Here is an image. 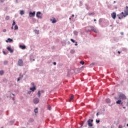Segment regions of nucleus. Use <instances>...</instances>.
Instances as JSON below:
<instances>
[{
	"mask_svg": "<svg viewBox=\"0 0 128 128\" xmlns=\"http://www.w3.org/2000/svg\"><path fill=\"white\" fill-rule=\"evenodd\" d=\"M30 90H32V92H34L36 90V86H33L32 88H30Z\"/></svg>",
	"mask_w": 128,
	"mask_h": 128,
	"instance_id": "nucleus-13",
	"label": "nucleus"
},
{
	"mask_svg": "<svg viewBox=\"0 0 128 128\" xmlns=\"http://www.w3.org/2000/svg\"><path fill=\"white\" fill-rule=\"evenodd\" d=\"M22 78H24V76L22 75L18 78L17 82H20Z\"/></svg>",
	"mask_w": 128,
	"mask_h": 128,
	"instance_id": "nucleus-19",
	"label": "nucleus"
},
{
	"mask_svg": "<svg viewBox=\"0 0 128 128\" xmlns=\"http://www.w3.org/2000/svg\"><path fill=\"white\" fill-rule=\"evenodd\" d=\"M96 14L94 13V12H92L91 13L90 12H88V16H94V14Z\"/></svg>",
	"mask_w": 128,
	"mask_h": 128,
	"instance_id": "nucleus-17",
	"label": "nucleus"
},
{
	"mask_svg": "<svg viewBox=\"0 0 128 128\" xmlns=\"http://www.w3.org/2000/svg\"><path fill=\"white\" fill-rule=\"evenodd\" d=\"M74 14H72V17L74 18Z\"/></svg>",
	"mask_w": 128,
	"mask_h": 128,
	"instance_id": "nucleus-61",
	"label": "nucleus"
},
{
	"mask_svg": "<svg viewBox=\"0 0 128 128\" xmlns=\"http://www.w3.org/2000/svg\"><path fill=\"white\" fill-rule=\"evenodd\" d=\"M38 98H40V91H38Z\"/></svg>",
	"mask_w": 128,
	"mask_h": 128,
	"instance_id": "nucleus-35",
	"label": "nucleus"
},
{
	"mask_svg": "<svg viewBox=\"0 0 128 128\" xmlns=\"http://www.w3.org/2000/svg\"><path fill=\"white\" fill-rule=\"evenodd\" d=\"M31 84H32V86H34V82H32Z\"/></svg>",
	"mask_w": 128,
	"mask_h": 128,
	"instance_id": "nucleus-48",
	"label": "nucleus"
},
{
	"mask_svg": "<svg viewBox=\"0 0 128 128\" xmlns=\"http://www.w3.org/2000/svg\"><path fill=\"white\" fill-rule=\"evenodd\" d=\"M6 42H14V40L10 38H8L6 40Z\"/></svg>",
	"mask_w": 128,
	"mask_h": 128,
	"instance_id": "nucleus-14",
	"label": "nucleus"
},
{
	"mask_svg": "<svg viewBox=\"0 0 128 128\" xmlns=\"http://www.w3.org/2000/svg\"><path fill=\"white\" fill-rule=\"evenodd\" d=\"M116 24H120L118 22H116Z\"/></svg>",
	"mask_w": 128,
	"mask_h": 128,
	"instance_id": "nucleus-63",
	"label": "nucleus"
},
{
	"mask_svg": "<svg viewBox=\"0 0 128 128\" xmlns=\"http://www.w3.org/2000/svg\"><path fill=\"white\" fill-rule=\"evenodd\" d=\"M36 16V11L29 12V18H32Z\"/></svg>",
	"mask_w": 128,
	"mask_h": 128,
	"instance_id": "nucleus-4",
	"label": "nucleus"
},
{
	"mask_svg": "<svg viewBox=\"0 0 128 128\" xmlns=\"http://www.w3.org/2000/svg\"><path fill=\"white\" fill-rule=\"evenodd\" d=\"M14 124V120H11L10 122V126H12V124Z\"/></svg>",
	"mask_w": 128,
	"mask_h": 128,
	"instance_id": "nucleus-27",
	"label": "nucleus"
},
{
	"mask_svg": "<svg viewBox=\"0 0 128 128\" xmlns=\"http://www.w3.org/2000/svg\"><path fill=\"white\" fill-rule=\"evenodd\" d=\"M6 50H8V52H10L11 54H12V52H14V50H12L10 47H7Z\"/></svg>",
	"mask_w": 128,
	"mask_h": 128,
	"instance_id": "nucleus-9",
	"label": "nucleus"
},
{
	"mask_svg": "<svg viewBox=\"0 0 128 128\" xmlns=\"http://www.w3.org/2000/svg\"><path fill=\"white\" fill-rule=\"evenodd\" d=\"M80 64H82V66H84V62L81 60L80 62Z\"/></svg>",
	"mask_w": 128,
	"mask_h": 128,
	"instance_id": "nucleus-36",
	"label": "nucleus"
},
{
	"mask_svg": "<svg viewBox=\"0 0 128 128\" xmlns=\"http://www.w3.org/2000/svg\"><path fill=\"white\" fill-rule=\"evenodd\" d=\"M127 106H128V102H127Z\"/></svg>",
	"mask_w": 128,
	"mask_h": 128,
	"instance_id": "nucleus-64",
	"label": "nucleus"
},
{
	"mask_svg": "<svg viewBox=\"0 0 128 128\" xmlns=\"http://www.w3.org/2000/svg\"><path fill=\"white\" fill-rule=\"evenodd\" d=\"M28 94H32V91H28Z\"/></svg>",
	"mask_w": 128,
	"mask_h": 128,
	"instance_id": "nucleus-45",
	"label": "nucleus"
},
{
	"mask_svg": "<svg viewBox=\"0 0 128 128\" xmlns=\"http://www.w3.org/2000/svg\"><path fill=\"white\" fill-rule=\"evenodd\" d=\"M3 32H6V29L3 30Z\"/></svg>",
	"mask_w": 128,
	"mask_h": 128,
	"instance_id": "nucleus-55",
	"label": "nucleus"
},
{
	"mask_svg": "<svg viewBox=\"0 0 128 128\" xmlns=\"http://www.w3.org/2000/svg\"><path fill=\"white\" fill-rule=\"evenodd\" d=\"M34 32L36 34H40V31L38 30H34Z\"/></svg>",
	"mask_w": 128,
	"mask_h": 128,
	"instance_id": "nucleus-26",
	"label": "nucleus"
},
{
	"mask_svg": "<svg viewBox=\"0 0 128 128\" xmlns=\"http://www.w3.org/2000/svg\"><path fill=\"white\" fill-rule=\"evenodd\" d=\"M4 70H0V76H2V74H4Z\"/></svg>",
	"mask_w": 128,
	"mask_h": 128,
	"instance_id": "nucleus-32",
	"label": "nucleus"
},
{
	"mask_svg": "<svg viewBox=\"0 0 128 128\" xmlns=\"http://www.w3.org/2000/svg\"><path fill=\"white\" fill-rule=\"evenodd\" d=\"M86 8L88 10H90V5H88V4H85Z\"/></svg>",
	"mask_w": 128,
	"mask_h": 128,
	"instance_id": "nucleus-16",
	"label": "nucleus"
},
{
	"mask_svg": "<svg viewBox=\"0 0 128 128\" xmlns=\"http://www.w3.org/2000/svg\"><path fill=\"white\" fill-rule=\"evenodd\" d=\"M6 20H10V16H6Z\"/></svg>",
	"mask_w": 128,
	"mask_h": 128,
	"instance_id": "nucleus-34",
	"label": "nucleus"
},
{
	"mask_svg": "<svg viewBox=\"0 0 128 128\" xmlns=\"http://www.w3.org/2000/svg\"><path fill=\"white\" fill-rule=\"evenodd\" d=\"M92 31L94 32L95 34H98V30L96 28H94Z\"/></svg>",
	"mask_w": 128,
	"mask_h": 128,
	"instance_id": "nucleus-20",
	"label": "nucleus"
},
{
	"mask_svg": "<svg viewBox=\"0 0 128 128\" xmlns=\"http://www.w3.org/2000/svg\"><path fill=\"white\" fill-rule=\"evenodd\" d=\"M68 44H70V42L68 41Z\"/></svg>",
	"mask_w": 128,
	"mask_h": 128,
	"instance_id": "nucleus-57",
	"label": "nucleus"
},
{
	"mask_svg": "<svg viewBox=\"0 0 128 128\" xmlns=\"http://www.w3.org/2000/svg\"><path fill=\"white\" fill-rule=\"evenodd\" d=\"M114 124H120V120H118L116 122H114Z\"/></svg>",
	"mask_w": 128,
	"mask_h": 128,
	"instance_id": "nucleus-42",
	"label": "nucleus"
},
{
	"mask_svg": "<svg viewBox=\"0 0 128 128\" xmlns=\"http://www.w3.org/2000/svg\"><path fill=\"white\" fill-rule=\"evenodd\" d=\"M40 14H42V12H38L36 14V16L38 18H42V17L40 16Z\"/></svg>",
	"mask_w": 128,
	"mask_h": 128,
	"instance_id": "nucleus-7",
	"label": "nucleus"
},
{
	"mask_svg": "<svg viewBox=\"0 0 128 128\" xmlns=\"http://www.w3.org/2000/svg\"><path fill=\"white\" fill-rule=\"evenodd\" d=\"M70 54H74V52H76V51L74 50H70Z\"/></svg>",
	"mask_w": 128,
	"mask_h": 128,
	"instance_id": "nucleus-31",
	"label": "nucleus"
},
{
	"mask_svg": "<svg viewBox=\"0 0 128 128\" xmlns=\"http://www.w3.org/2000/svg\"><path fill=\"white\" fill-rule=\"evenodd\" d=\"M18 66H24V62L22 61V60L21 59L18 60Z\"/></svg>",
	"mask_w": 128,
	"mask_h": 128,
	"instance_id": "nucleus-3",
	"label": "nucleus"
},
{
	"mask_svg": "<svg viewBox=\"0 0 128 128\" xmlns=\"http://www.w3.org/2000/svg\"><path fill=\"white\" fill-rule=\"evenodd\" d=\"M15 24H16V22H14V20L12 24V26H15Z\"/></svg>",
	"mask_w": 128,
	"mask_h": 128,
	"instance_id": "nucleus-39",
	"label": "nucleus"
},
{
	"mask_svg": "<svg viewBox=\"0 0 128 128\" xmlns=\"http://www.w3.org/2000/svg\"><path fill=\"white\" fill-rule=\"evenodd\" d=\"M84 126L85 127V128H86V126H88V124H86L85 126Z\"/></svg>",
	"mask_w": 128,
	"mask_h": 128,
	"instance_id": "nucleus-59",
	"label": "nucleus"
},
{
	"mask_svg": "<svg viewBox=\"0 0 128 128\" xmlns=\"http://www.w3.org/2000/svg\"><path fill=\"white\" fill-rule=\"evenodd\" d=\"M34 118H30V122H34Z\"/></svg>",
	"mask_w": 128,
	"mask_h": 128,
	"instance_id": "nucleus-33",
	"label": "nucleus"
},
{
	"mask_svg": "<svg viewBox=\"0 0 128 128\" xmlns=\"http://www.w3.org/2000/svg\"><path fill=\"white\" fill-rule=\"evenodd\" d=\"M75 46H78V42H75Z\"/></svg>",
	"mask_w": 128,
	"mask_h": 128,
	"instance_id": "nucleus-58",
	"label": "nucleus"
},
{
	"mask_svg": "<svg viewBox=\"0 0 128 128\" xmlns=\"http://www.w3.org/2000/svg\"><path fill=\"white\" fill-rule=\"evenodd\" d=\"M126 16H128V6H126V10L124 11V18H126Z\"/></svg>",
	"mask_w": 128,
	"mask_h": 128,
	"instance_id": "nucleus-8",
	"label": "nucleus"
},
{
	"mask_svg": "<svg viewBox=\"0 0 128 128\" xmlns=\"http://www.w3.org/2000/svg\"><path fill=\"white\" fill-rule=\"evenodd\" d=\"M96 124H100V120H98V119H96Z\"/></svg>",
	"mask_w": 128,
	"mask_h": 128,
	"instance_id": "nucleus-37",
	"label": "nucleus"
},
{
	"mask_svg": "<svg viewBox=\"0 0 128 128\" xmlns=\"http://www.w3.org/2000/svg\"><path fill=\"white\" fill-rule=\"evenodd\" d=\"M88 28L90 29V30L91 32H92V30H94V26H88Z\"/></svg>",
	"mask_w": 128,
	"mask_h": 128,
	"instance_id": "nucleus-22",
	"label": "nucleus"
},
{
	"mask_svg": "<svg viewBox=\"0 0 128 128\" xmlns=\"http://www.w3.org/2000/svg\"><path fill=\"white\" fill-rule=\"evenodd\" d=\"M2 52L5 56H6V54H8V53H6V52L5 51H2Z\"/></svg>",
	"mask_w": 128,
	"mask_h": 128,
	"instance_id": "nucleus-40",
	"label": "nucleus"
},
{
	"mask_svg": "<svg viewBox=\"0 0 128 128\" xmlns=\"http://www.w3.org/2000/svg\"><path fill=\"white\" fill-rule=\"evenodd\" d=\"M33 102L35 104H38V102H40V98H34L33 100Z\"/></svg>",
	"mask_w": 128,
	"mask_h": 128,
	"instance_id": "nucleus-5",
	"label": "nucleus"
},
{
	"mask_svg": "<svg viewBox=\"0 0 128 128\" xmlns=\"http://www.w3.org/2000/svg\"><path fill=\"white\" fill-rule=\"evenodd\" d=\"M118 20H122V18H120V16H118Z\"/></svg>",
	"mask_w": 128,
	"mask_h": 128,
	"instance_id": "nucleus-49",
	"label": "nucleus"
},
{
	"mask_svg": "<svg viewBox=\"0 0 128 128\" xmlns=\"http://www.w3.org/2000/svg\"><path fill=\"white\" fill-rule=\"evenodd\" d=\"M102 20H103L102 18H100V19H99V20H98L99 24H102Z\"/></svg>",
	"mask_w": 128,
	"mask_h": 128,
	"instance_id": "nucleus-28",
	"label": "nucleus"
},
{
	"mask_svg": "<svg viewBox=\"0 0 128 128\" xmlns=\"http://www.w3.org/2000/svg\"><path fill=\"white\" fill-rule=\"evenodd\" d=\"M116 104H122L124 102L120 100H118L116 102Z\"/></svg>",
	"mask_w": 128,
	"mask_h": 128,
	"instance_id": "nucleus-11",
	"label": "nucleus"
},
{
	"mask_svg": "<svg viewBox=\"0 0 128 128\" xmlns=\"http://www.w3.org/2000/svg\"><path fill=\"white\" fill-rule=\"evenodd\" d=\"M53 64H54V66H56V62H53Z\"/></svg>",
	"mask_w": 128,
	"mask_h": 128,
	"instance_id": "nucleus-46",
	"label": "nucleus"
},
{
	"mask_svg": "<svg viewBox=\"0 0 128 128\" xmlns=\"http://www.w3.org/2000/svg\"><path fill=\"white\" fill-rule=\"evenodd\" d=\"M19 46L20 48H22V50H26V45L20 44Z\"/></svg>",
	"mask_w": 128,
	"mask_h": 128,
	"instance_id": "nucleus-10",
	"label": "nucleus"
},
{
	"mask_svg": "<svg viewBox=\"0 0 128 128\" xmlns=\"http://www.w3.org/2000/svg\"><path fill=\"white\" fill-rule=\"evenodd\" d=\"M94 22H96V20L94 19Z\"/></svg>",
	"mask_w": 128,
	"mask_h": 128,
	"instance_id": "nucleus-62",
	"label": "nucleus"
},
{
	"mask_svg": "<svg viewBox=\"0 0 128 128\" xmlns=\"http://www.w3.org/2000/svg\"><path fill=\"white\" fill-rule=\"evenodd\" d=\"M91 31H90V28H89V29H88V30H87V32H90Z\"/></svg>",
	"mask_w": 128,
	"mask_h": 128,
	"instance_id": "nucleus-44",
	"label": "nucleus"
},
{
	"mask_svg": "<svg viewBox=\"0 0 128 128\" xmlns=\"http://www.w3.org/2000/svg\"><path fill=\"white\" fill-rule=\"evenodd\" d=\"M34 112H35V114H38V108H36L34 110Z\"/></svg>",
	"mask_w": 128,
	"mask_h": 128,
	"instance_id": "nucleus-29",
	"label": "nucleus"
},
{
	"mask_svg": "<svg viewBox=\"0 0 128 128\" xmlns=\"http://www.w3.org/2000/svg\"><path fill=\"white\" fill-rule=\"evenodd\" d=\"M124 12H122L120 14H117V16H121L122 18H124Z\"/></svg>",
	"mask_w": 128,
	"mask_h": 128,
	"instance_id": "nucleus-18",
	"label": "nucleus"
},
{
	"mask_svg": "<svg viewBox=\"0 0 128 128\" xmlns=\"http://www.w3.org/2000/svg\"><path fill=\"white\" fill-rule=\"evenodd\" d=\"M24 10H21L20 11V14L21 16H24Z\"/></svg>",
	"mask_w": 128,
	"mask_h": 128,
	"instance_id": "nucleus-23",
	"label": "nucleus"
},
{
	"mask_svg": "<svg viewBox=\"0 0 128 128\" xmlns=\"http://www.w3.org/2000/svg\"><path fill=\"white\" fill-rule=\"evenodd\" d=\"M78 32L76 30L74 31V36H78Z\"/></svg>",
	"mask_w": 128,
	"mask_h": 128,
	"instance_id": "nucleus-25",
	"label": "nucleus"
},
{
	"mask_svg": "<svg viewBox=\"0 0 128 128\" xmlns=\"http://www.w3.org/2000/svg\"><path fill=\"white\" fill-rule=\"evenodd\" d=\"M120 34L121 36H124V32H121Z\"/></svg>",
	"mask_w": 128,
	"mask_h": 128,
	"instance_id": "nucleus-54",
	"label": "nucleus"
},
{
	"mask_svg": "<svg viewBox=\"0 0 128 128\" xmlns=\"http://www.w3.org/2000/svg\"><path fill=\"white\" fill-rule=\"evenodd\" d=\"M80 124V126L82 127V126H84V122H82V123H81V124Z\"/></svg>",
	"mask_w": 128,
	"mask_h": 128,
	"instance_id": "nucleus-47",
	"label": "nucleus"
},
{
	"mask_svg": "<svg viewBox=\"0 0 128 128\" xmlns=\"http://www.w3.org/2000/svg\"><path fill=\"white\" fill-rule=\"evenodd\" d=\"M71 42H73L74 44V42H76V40H74V39L71 38L70 39Z\"/></svg>",
	"mask_w": 128,
	"mask_h": 128,
	"instance_id": "nucleus-38",
	"label": "nucleus"
},
{
	"mask_svg": "<svg viewBox=\"0 0 128 128\" xmlns=\"http://www.w3.org/2000/svg\"><path fill=\"white\" fill-rule=\"evenodd\" d=\"M120 52H122V51H118V53L120 54Z\"/></svg>",
	"mask_w": 128,
	"mask_h": 128,
	"instance_id": "nucleus-52",
	"label": "nucleus"
},
{
	"mask_svg": "<svg viewBox=\"0 0 128 128\" xmlns=\"http://www.w3.org/2000/svg\"><path fill=\"white\" fill-rule=\"evenodd\" d=\"M119 98L120 100H126V96L124 94L121 93L119 95Z\"/></svg>",
	"mask_w": 128,
	"mask_h": 128,
	"instance_id": "nucleus-2",
	"label": "nucleus"
},
{
	"mask_svg": "<svg viewBox=\"0 0 128 128\" xmlns=\"http://www.w3.org/2000/svg\"><path fill=\"white\" fill-rule=\"evenodd\" d=\"M92 122H94V120L92 119H89L87 121V123L89 128H94V127H92L94 126V124H92Z\"/></svg>",
	"mask_w": 128,
	"mask_h": 128,
	"instance_id": "nucleus-1",
	"label": "nucleus"
},
{
	"mask_svg": "<svg viewBox=\"0 0 128 128\" xmlns=\"http://www.w3.org/2000/svg\"><path fill=\"white\" fill-rule=\"evenodd\" d=\"M8 64V60H4V66H6Z\"/></svg>",
	"mask_w": 128,
	"mask_h": 128,
	"instance_id": "nucleus-24",
	"label": "nucleus"
},
{
	"mask_svg": "<svg viewBox=\"0 0 128 128\" xmlns=\"http://www.w3.org/2000/svg\"><path fill=\"white\" fill-rule=\"evenodd\" d=\"M111 16L113 20H116V12H113L111 14Z\"/></svg>",
	"mask_w": 128,
	"mask_h": 128,
	"instance_id": "nucleus-6",
	"label": "nucleus"
},
{
	"mask_svg": "<svg viewBox=\"0 0 128 128\" xmlns=\"http://www.w3.org/2000/svg\"><path fill=\"white\" fill-rule=\"evenodd\" d=\"M80 4H81V6L82 5V1H80Z\"/></svg>",
	"mask_w": 128,
	"mask_h": 128,
	"instance_id": "nucleus-50",
	"label": "nucleus"
},
{
	"mask_svg": "<svg viewBox=\"0 0 128 128\" xmlns=\"http://www.w3.org/2000/svg\"><path fill=\"white\" fill-rule=\"evenodd\" d=\"M48 110H52V109L50 108V105H48Z\"/></svg>",
	"mask_w": 128,
	"mask_h": 128,
	"instance_id": "nucleus-41",
	"label": "nucleus"
},
{
	"mask_svg": "<svg viewBox=\"0 0 128 128\" xmlns=\"http://www.w3.org/2000/svg\"><path fill=\"white\" fill-rule=\"evenodd\" d=\"M99 114H100V112H97V114H96V116H98Z\"/></svg>",
	"mask_w": 128,
	"mask_h": 128,
	"instance_id": "nucleus-51",
	"label": "nucleus"
},
{
	"mask_svg": "<svg viewBox=\"0 0 128 128\" xmlns=\"http://www.w3.org/2000/svg\"><path fill=\"white\" fill-rule=\"evenodd\" d=\"M40 92H42V94H44V90H42Z\"/></svg>",
	"mask_w": 128,
	"mask_h": 128,
	"instance_id": "nucleus-56",
	"label": "nucleus"
},
{
	"mask_svg": "<svg viewBox=\"0 0 128 128\" xmlns=\"http://www.w3.org/2000/svg\"><path fill=\"white\" fill-rule=\"evenodd\" d=\"M94 64H96L95 62H92L90 64V66H94Z\"/></svg>",
	"mask_w": 128,
	"mask_h": 128,
	"instance_id": "nucleus-43",
	"label": "nucleus"
},
{
	"mask_svg": "<svg viewBox=\"0 0 128 128\" xmlns=\"http://www.w3.org/2000/svg\"><path fill=\"white\" fill-rule=\"evenodd\" d=\"M106 102H107V104H110V99L106 98Z\"/></svg>",
	"mask_w": 128,
	"mask_h": 128,
	"instance_id": "nucleus-21",
	"label": "nucleus"
},
{
	"mask_svg": "<svg viewBox=\"0 0 128 128\" xmlns=\"http://www.w3.org/2000/svg\"><path fill=\"white\" fill-rule=\"evenodd\" d=\"M1 2H4V0H0Z\"/></svg>",
	"mask_w": 128,
	"mask_h": 128,
	"instance_id": "nucleus-53",
	"label": "nucleus"
},
{
	"mask_svg": "<svg viewBox=\"0 0 128 128\" xmlns=\"http://www.w3.org/2000/svg\"><path fill=\"white\" fill-rule=\"evenodd\" d=\"M11 28H12V30H14V26H12Z\"/></svg>",
	"mask_w": 128,
	"mask_h": 128,
	"instance_id": "nucleus-60",
	"label": "nucleus"
},
{
	"mask_svg": "<svg viewBox=\"0 0 128 128\" xmlns=\"http://www.w3.org/2000/svg\"><path fill=\"white\" fill-rule=\"evenodd\" d=\"M74 96L72 95L68 99V102H72V100H74Z\"/></svg>",
	"mask_w": 128,
	"mask_h": 128,
	"instance_id": "nucleus-12",
	"label": "nucleus"
},
{
	"mask_svg": "<svg viewBox=\"0 0 128 128\" xmlns=\"http://www.w3.org/2000/svg\"><path fill=\"white\" fill-rule=\"evenodd\" d=\"M50 22H52V24H56V19L53 18V19L50 20Z\"/></svg>",
	"mask_w": 128,
	"mask_h": 128,
	"instance_id": "nucleus-15",
	"label": "nucleus"
},
{
	"mask_svg": "<svg viewBox=\"0 0 128 128\" xmlns=\"http://www.w3.org/2000/svg\"><path fill=\"white\" fill-rule=\"evenodd\" d=\"M14 30H18V25H16L15 26H14Z\"/></svg>",
	"mask_w": 128,
	"mask_h": 128,
	"instance_id": "nucleus-30",
	"label": "nucleus"
}]
</instances>
